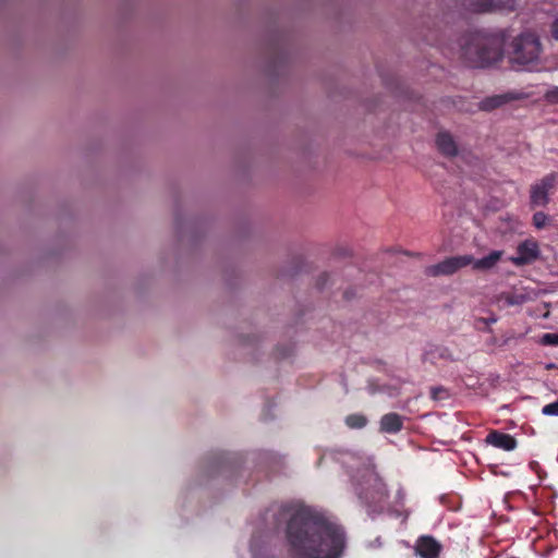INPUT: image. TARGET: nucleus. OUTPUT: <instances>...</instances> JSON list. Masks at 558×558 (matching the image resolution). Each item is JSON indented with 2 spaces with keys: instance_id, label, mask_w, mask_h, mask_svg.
I'll return each instance as SVG.
<instances>
[{
  "instance_id": "obj_18",
  "label": "nucleus",
  "mask_w": 558,
  "mask_h": 558,
  "mask_svg": "<svg viewBox=\"0 0 558 558\" xmlns=\"http://www.w3.org/2000/svg\"><path fill=\"white\" fill-rule=\"evenodd\" d=\"M542 414L546 416H558V400L543 407Z\"/></svg>"
},
{
  "instance_id": "obj_8",
  "label": "nucleus",
  "mask_w": 558,
  "mask_h": 558,
  "mask_svg": "<svg viewBox=\"0 0 558 558\" xmlns=\"http://www.w3.org/2000/svg\"><path fill=\"white\" fill-rule=\"evenodd\" d=\"M441 545L432 536H422L415 544V553L421 558H438Z\"/></svg>"
},
{
  "instance_id": "obj_16",
  "label": "nucleus",
  "mask_w": 558,
  "mask_h": 558,
  "mask_svg": "<svg viewBox=\"0 0 558 558\" xmlns=\"http://www.w3.org/2000/svg\"><path fill=\"white\" fill-rule=\"evenodd\" d=\"M544 98L550 105H558V86H551L548 88Z\"/></svg>"
},
{
  "instance_id": "obj_11",
  "label": "nucleus",
  "mask_w": 558,
  "mask_h": 558,
  "mask_svg": "<svg viewBox=\"0 0 558 558\" xmlns=\"http://www.w3.org/2000/svg\"><path fill=\"white\" fill-rule=\"evenodd\" d=\"M502 255H504L502 251H493L488 255H486L482 258H478V259L473 258V263H471V266L474 270H482V271L489 270L498 264V262L501 259Z\"/></svg>"
},
{
  "instance_id": "obj_2",
  "label": "nucleus",
  "mask_w": 558,
  "mask_h": 558,
  "mask_svg": "<svg viewBox=\"0 0 558 558\" xmlns=\"http://www.w3.org/2000/svg\"><path fill=\"white\" fill-rule=\"evenodd\" d=\"M505 33L475 32L463 38L461 57L472 68H485L492 65L504 56Z\"/></svg>"
},
{
  "instance_id": "obj_7",
  "label": "nucleus",
  "mask_w": 558,
  "mask_h": 558,
  "mask_svg": "<svg viewBox=\"0 0 558 558\" xmlns=\"http://www.w3.org/2000/svg\"><path fill=\"white\" fill-rule=\"evenodd\" d=\"M517 256L510 258L517 266L531 264L539 257V247L536 241L525 240L518 245Z\"/></svg>"
},
{
  "instance_id": "obj_22",
  "label": "nucleus",
  "mask_w": 558,
  "mask_h": 558,
  "mask_svg": "<svg viewBox=\"0 0 558 558\" xmlns=\"http://www.w3.org/2000/svg\"><path fill=\"white\" fill-rule=\"evenodd\" d=\"M253 558H270L267 554L253 550Z\"/></svg>"
},
{
  "instance_id": "obj_13",
  "label": "nucleus",
  "mask_w": 558,
  "mask_h": 558,
  "mask_svg": "<svg viewBox=\"0 0 558 558\" xmlns=\"http://www.w3.org/2000/svg\"><path fill=\"white\" fill-rule=\"evenodd\" d=\"M511 99L512 97L508 94L490 96L481 101L480 108L485 111H490L502 106Z\"/></svg>"
},
{
  "instance_id": "obj_10",
  "label": "nucleus",
  "mask_w": 558,
  "mask_h": 558,
  "mask_svg": "<svg viewBox=\"0 0 558 558\" xmlns=\"http://www.w3.org/2000/svg\"><path fill=\"white\" fill-rule=\"evenodd\" d=\"M436 145L438 150L447 157H453L458 154L457 144L449 133L440 132L436 137Z\"/></svg>"
},
{
  "instance_id": "obj_4",
  "label": "nucleus",
  "mask_w": 558,
  "mask_h": 558,
  "mask_svg": "<svg viewBox=\"0 0 558 558\" xmlns=\"http://www.w3.org/2000/svg\"><path fill=\"white\" fill-rule=\"evenodd\" d=\"M542 45L533 33H522L513 38L508 51L509 61L515 70L533 71L539 65Z\"/></svg>"
},
{
  "instance_id": "obj_21",
  "label": "nucleus",
  "mask_w": 558,
  "mask_h": 558,
  "mask_svg": "<svg viewBox=\"0 0 558 558\" xmlns=\"http://www.w3.org/2000/svg\"><path fill=\"white\" fill-rule=\"evenodd\" d=\"M441 393H445V390L442 388H433L432 389V397L434 399H439L441 398Z\"/></svg>"
},
{
  "instance_id": "obj_5",
  "label": "nucleus",
  "mask_w": 558,
  "mask_h": 558,
  "mask_svg": "<svg viewBox=\"0 0 558 558\" xmlns=\"http://www.w3.org/2000/svg\"><path fill=\"white\" fill-rule=\"evenodd\" d=\"M473 263L472 255H457L448 257L438 264L426 267L425 274L429 277L450 276L461 268L470 266Z\"/></svg>"
},
{
  "instance_id": "obj_14",
  "label": "nucleus",
  "mask_w": 558,
  "mask_h": 558,
  "mask_svg": "<svg viewBox=\"0 0 558 558\" xmlns=\"http://www.w3.org/2000/svg\"><path fill=\"white\" fill-rule=\"evenodd\" d=\"M497 302L505 306L519 305L525 302V298L521 294L501 293L497 296Z\"/></svg>"
},
{
  "instance_id": "obj_19",
  "label": "nucleus",
  "mask_w": 558,
  "mask_h": 558,
  "mask_svg": "<svg viewBox=\"0 0 558 558\" xmlns=\"http://www.w3.org/2000/svg\"><path fill=\"white\" fill-rule=\"evenodd\" d=\"M543 342L545 344L558 345V333H545L543 336Z\"/></svg>"
},
{
  "instance_id": "obj_3",
  "label": "nucleus",
  "mask_w": 558,
  "mask_h": 558,
  "mask_svg": "<svg viewBox=\"0 0 558 558\" xmlns=\"http://www.w3.org/2000/svg\"><path fill=\"white\" fill-rule=\"evenodd\" d=\"M350 471L354 490L361 500L368 506H376L386 500V485L371 463L362 468L350 465Z\"/></svg>"
},
{
  "instance_id": "obj_9",
  "label": "nucleus",
  "mask_w": 558,
  "mask_h": 558,
  "mask_svg": "<svg viewBox=\"0 0 558 558\" xmlns=\"http://www.w3.org/2000/svg\"><path fill=\"white\" fill-rule=\"evenodd\" d=\"M486 442L506 451L514 450L517 447V440L511 435L499 433L497 430L487 435Z\"/></svg>"
},
{
  "instance_id": "obj_17",
  "label": "nucleus",
  "mask_w": 558,
  "mask_h": 558,
  "mask_svg": "<svg viewBox=\"0 0 558 558\" xmlns=\"http://www.w3.org/2000/svg\"><path fill=\"white\" fill-rule=\"evenodd\" d=\"M547 221H548L547 215H545L542 211L535 213L533 216V225L537 229H543L547 225Z\"/></svg>"
},
{
  "instance_id": "obj_15",
  "label": "nucleus",
  "mask_w": 558,
  "mask_h": 558,
  "mask_svg": "<svg viewBox=\"0 0 558 558\" xmlns=\"http://www.w3.org/2000/svg\"><path fill=\"white\" fill-rule=\"evenodd\" d=\"M345 423L351 428H362L366 425V418L360 414H351L347 416Z\"/></svg>"
},
{
  "instance_id": "obj_1",
  "label": "nucleus",
  "mask_w": 558,
  "mask_h": 558,
  "mask_svg": "<svg viewBox=\"0 0 558 558\" xmlns=\"http://www.w3.org/2000/svg\"><path fill=\"white\" fill-rule=\"evenodd\" d=\"M287 539L298 558H339L345 548L343 529L308 508L295 509L290 514Z\"/></svg>"
},
{
  "instance_id": "obj_23",
  "label": "nucleus",
  "mask_w": 558,
  "mask_h": 558,
  "mask_svg": "<svg viewBox=\"0 0 558 558\" xmlns=\"http://www.w3.org/2000/svg\"><path fill=\"white\" fill-rule=\"evenodd\" d=\"M438 353L441 359H448L450 355L447 349H439Z\"/></svg>"
},
{
  "instance_id": "obj_12",
  "label": "nucleus",
  "mask_w": 558,
  "mask_h": 558,
  "mask_svg": "<svg viewBox=\"0 0 558 558\" xmlns=\"http://www.w3.org/2000/svg\"><path fill=\"white\" fill-rule=\"evenodd\" d=\"M403 427V417L397 413L385 414L380 418V429L385 433L396 434Z\"/></svg>"
},
{
  "instance_id": "obj_24",
  "label": "nucleus",
  "mask_w": 558,
  "mask_h": 558,
  "mask_svg": "<svg viewBox=\"0 0 558 558\" xmlns=\"http://www.w3.org/2000/svg\"><path fill=\"white\" fill-rule=\"evenodd\" d=\"M489 322H490V323H496V322H497V319H496L495 317H492V318H489Z\"/></svg>"
},
{
  "instance_id": "obj_20",
  "label": "nucleus",
  "mask_w": 558,
  "mask_h": 558,
  "mask_svg": "<svg viewBox=\"0 0 558 558\" xmlns=\"http://www.w3.org/2000/svg\"><path fill=\"white\" fill-rule=\"evenodd\" d=\"M551 35L558 40V17L551 24Z\"/></svg>"
},
{
  "instance_id": "obj_6",
  "label": "nucleus",
  "mask_w": 558,
  "mask_h": 558,
  "mask_svg": "<svg viewBox=\"0 0 558 558\" xmlns=\"http://www.w3.org/2000/svg\"><path fill=\"white\" fill-rule=\"evenodd\" d=\"M558 174L550 173L531 186V204L545 206L549 202V191L554 189Z\"/></svg>"
}]
</instances>
